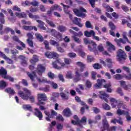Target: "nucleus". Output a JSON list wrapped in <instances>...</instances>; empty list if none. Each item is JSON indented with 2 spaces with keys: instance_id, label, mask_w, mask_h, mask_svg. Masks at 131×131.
<instances>
[{
  "instance_id": "f257e3e1",
  "label": "nucleus",
  "mask_w": 131,
  "mask_h": 131,
  "mask_svg": "<svg viewBox=\"0 0 131 131\" xmlns=\"http://www.w3.org/2000/svg\"><path fill=\"white\" fill-rule=\"evenodd\" d=\"M83 40L84 43H85V45H89L88 46V50H89L90 52H94L95 55H97L98 54V50L97 49V43L92 40L89 39L88 38H84Z\"/></svg>"
},
{
  "instance_id": "f03ea898",
  "label": "nucleus",
  "mask_w": 131,
  "mask_h": 131,
  "mask_svg": "<svg viewBox=\"0 0 131 131\" xmlns=\"http://www.w3.org/2000/svg\"><path fill=\"white\" fill-rule=\"evenodd\" d=\"M83 71V69H76L75 71V78H74V82H77L81 80L82 77H89V72L88 71L85 72L82 75H81V72Z\"/></svg>"
},
{
  "instance_id": "7ed1b4c3",
  "label": "nucleus",
  "mask_w": 131,
  "mask_h": 131,
  "mask_svg": "<svg viewBox=\"0 0 131 131\" xmlns=\"http://www.w3.org/2000/svg\"><path fill=\"white\" fill-rule=\"evenodd\" d=\"M23 90L25 94H26V95L22 91H19L18 92V94L19 97H21V99H23V100H25V101H27V100L29 99V96L31 95V91H30V90H28L27 88H24Z\"/></svg>"
},
{
  "instance_id": "20e7f679",
  "label": "nucleus",
  "mask_w": 131,
  "mask_h": 131,
  "mask_svg": "<svg viewBox=\"0 0 131 131\" xmlns=\"http://www.w3.org/2000/svg\"><path fill=\"white\" fill-rule=\"evenodd\" d=\"M103 128H101V131H105L107 129V131H115L116 130V126H114L109 128V124H108V121L107 119H104L102 121Z\"/></svg>"
},
{
  "instance_id": "39448f33",
  "label": "nucleus",
  "mask_w": 131,
  "mask_h": 131,
  "mask_svg": "<svg viewBox=\"0 0 131 131\" xmlns=\"http://www.w3.org/2000/svg\"><path fill=\"white\" fill-rule=\"evenodd\" d=\"M73 12L78 17H81V18H85L86 17V14L82 13V12L86 13V10L82 7H80L79 10L74 9H73Z\"/></svg>"
},
{
  "instance_id": "423d86ee",
  "label": "nucleus",
  "mask_w": 131,
  "mask_h": 131,
  "mask_svg": "<svg viewBox=\"0 0 131 131\" xmlns=\"http://www.w3.org/2000/svg\"><path fill=\"white\" fill-rule=\"evenodd\" d=\"M74 119H75V120H72V123L73 124L79 125V126H81V123L85 124V123L86 122V118L85 117H83L81 120H79L78 117L75 115L74 116Z\"/></svg>"
},
{
  "instance_id": "0eeeda50",
  "label": "nucleus",
  "mask_w": 131,
  "mask_h": 131,
  "mask_svg": "<svg viewBox=\"0 0 131 131\" xmlns=\"http://www.w3.org/2000/svg\"><path fill=\"white\" fill-rule=\"evenodd\" d=\"M117 57L118 61L120 63H123L126 58V54H125V52L123 50L120 49L118 52Z\"/></svg>"
},
{
  "instance_id": "6e6552de",
  "label": "nucleus",
  "mask_w": 131,
  "mask_h": 131,
  "mask_svg": "<svg viewBox=\"0 0 131 131\" xmlns=\"http://www.w3.org/2000/svg\"><path fill=\"white\" fill-rule=\"evenodd\" d=\"M52 65L55 69H61L62 67L65 66V63L62 62L60 59H57L56 61L52 63Z\"/></svg>"
},
{
  "instance_id": "1a4fd4ad",
  "label": "nucleus",
  "mask_w": 131,
  "mask_h": 131,
  "mask_svg": "<svg viewBox=\"0 0 131 131\" xmlns=\"http://www.w3.org/2000/svg\"><path fill=\"white\" fill-rule=\"evenodd\" d=\"M51 114H50V112L47 111H45V114L48 116L46 118V119L47 120V121H51V119L50 118H54L55 116H57V113L56 111H55V110H51Z\"/></svg>"
},
{
  "instance_id": "9d476101",
  "label": "nucleus",
  "mask_w": 131,
  "mask_h": 131,
  "mask_svg": "<svg viewBox=\"0 0 131 131\" xmlns=\"http://www.w3.org/2000/svg\"><path fill=\"white\" fill-rule=\"evenodd\" d=\"M38 102L37 105H45V101L47 100V96L45 94L38 95Z\"/></svg>"
},
{
  "instance_id": "9b49d317",
  "label": "nucleus",
  "mask_w": 131,
  "mask_h": 131,
  "mask_svg": "<svg viewBox=\"0 0 131 131\" xmlns=\"http://www.w3.org/2000/svg\"><path fill=\"white\" fill-rule=\"evenodd\" d=\"M1 12H0V22L1 23L0 24V30L3 29V24H5V15L4 14H7V11L3 9H1Z\"/></svg>"
},
{
  "instance_id": "f8f14e48",
  "label": "nucleus",
  "mask_w": 131,
  "mask_h": 131,
  "mask_svg": "<svg viewBox=\"0 0 131 131\" xmlns=\"http://www.w3.org/2000/svg\"><path fill=\"white\" fill-rule=\"evenodd\" d=\"M45 56L47 58H49V59H52V58H54V59H57V58H59L58 54L55 52H46Z\"/></svg>"
},
{
  "instance_id": "ddd939ff",
  "label": "nucleus",
  "mask_w": 131,
  "mask_h": 131,
  "mask_svg": "<svg viewBox=\"0 0 131 131\" xmlns=\"http://www.w3.org/2000/svg\"><path fill=\"white\" fill-rule=\"evenodd\" d=\"M51 32L53 36L56 37V38H57V39L59 41L62 40V35H61L60 33L56 31V30L52 29L51 30Z\"/></svg>"
},
{
  "instance_id": "4468645a",
  "label": "nucleus",
  "mask_w": 131,
  "mask_h": 131,
  "mask_svg": "<svg viewBox=\"0 0 131 131\" xmlns=\"http://www.w3.org/2000/svg\"><path fill=\"white\" fill-rule=\"evenodd\" d=\"M100 63L101 64H103L104 66L107 67L108 68H111L112 66V60L110 58H107L106 59L105 61H104V60H101Z\"/></svg>"
},
{
  "instance_id": "2eb2a0df",
  "label": "nucleus",
  "mask_w": 131,
  "mask_h": 131,
  "mask_svg": "<svg viewBox=\"0 0 131 131\" xmlns=\"http://www.w3.org/2000/svg\"><path fill=\"white\" fill-rule=\"evenodd\" d=\"M99 93V98H100V99H101L102 100H104L105 102L108 103V102H109V100H108L106 98H109V95L106 94L104 91H100Z\"/></svg>"
},
{
  "instance_id": "dca6fc26",
  "label": "nucleus",
  "mask_w": 131,
  "mask_h": 131,
  "mask_svg": "<svg viewBox=\"0 0 131 131\" xmlns=\"http://www.w3.org/2000/svg\"><path fill=\"white\" fill-rule=\"evenodd\" d=\"M45 71H46V68H45V67H43L41 64H38L37 70L36 71V72L38 74V75H42V73H43Z\"/></svg>"
},
{
  "instance_id": "f3484780",
  "label": "nucleus",
  "mask_w": 131,
  "mask_h": 131,
  "mask_svg": "<svg viewBox=\"0 0 131 131\" xmlns=\"http://www.w3.org/2000/svg\"><path fill=\"white\" fill-rule=\"evenodd\" d=\"M103 82H106V81L103 79L101 80H97V83L94 85V87L95 88V89H101L103 85Z\"/></svg>"
},
{
  "instance_id": "a211bd4d",
  "label": "nucleus",
  "mask_w": 131,
  "mask_h": 131,
  "mask_svg": "<svg viewBox=\"0 0 131 131\" xmlns=\"http://www.w3.org/2000/svg\"><path fill=\"white\" fill-rule=\"evenodd\" d=\"M34 115L38 117L39 120H41L42 119V113L38 108H35Z\"/></svg>"
},
{
  "instance_id": "6ab92c4d",
  "label": "nucleus",
  "mask_w": 131,
  "mask_h": 131,
  "mask_svg": "<svg viewBox=\"0 0 131 131\" xmlns=\"http://www.w3.org/2000/svg\"><path fill=\"white\" fill-rule=\"evenodd\" d=\"M73 22L74 23V24H76V25H77V26L79 27H82V26H83V25L80 23V22H81V19H80L79 18L75 17L74 20H73Z\"/></svg>"
},
{
  "instance_id": "aec40b11",
  "label": "nucleus",
  "mask_w": 131,
  "mask_h": 131,
  "mask_svg": "<svg viewBox=\"0 0 131 131\" xmlns=\"http://www.w3.org/2000/svg\"><path fill=\"white\" fill-rule=\"evenodd\" d=\"M0 56L1 57H2V58H4L5 60H6L9 64H13V60L9 58L8 56H6V54H4V53L1 51H0Z\"/></svg>"
},
{
  "instance_id": "412c9836",
  "label": "nucleus",
  "mask_w": 131,
  "mask_h": 131,
  "mask_svg": "<svg viewBox=\"0 0 131 131\" xmlns=\"http://www.w3.org/2000/svg\"><path fill=\"white\" fill-rule=\"evenodd\" d=\"M27 74L28 77H29L31 80H32V81H34V78L36 77V74H35V72H27Z\"/></svg>"
},
{
  "instance_id": "4be33fe9",
  "label": "nucleus",
  "mask_w": 131,
  "mask_h": 131,
  "mask_svg": "<svg viewBox=\"0 0 131 131\" xmlns=\"http://www.w3.org/2000/svg\"><path fill=\"white\" fill-rule=\"evenodd\" d=\"M84 34L85 36H86V37H91L92 35H95L96 33H95V31H94L93 30H91L90 32L88 31H85Z\"/></svg>"
},
{
  "instance_id": "5701e85b",
  "label": "nucleus",
  "mask_w": 131,
  "mask_h": 131,
  "mask_svg": "<svg viewBox=\"0 0 131 131\" xmlns=\"http://www.w3.org/2000/svg\"><path fill=\"white\" fill-rule=\"evenodd\" d=\"M7 70L4 68H1L0 69V74L2 75L3 78H7Z\"/></svg>"
},
{
  "instance_id": "b1692460",
  "label": "nucleus",
  "mask_w": 131,
  "mask_h": 131,
  "mask_svg": "<svg viewBox=\"0 0 131 131\" xmlns=\"http://www.w3.org/2000/svg\"><path fill=\"white\" fill-rule=\"evenodd\" d=\"M36 22L38 23V27H39L40 29H42V30H46V27H45V23H43V21L37 19Z\"/></svg>"
},
{
  "instance_id": "393cba45",
  "label": "nucleus",
  "mask_w": 131,
  "mask_h": 131,
  "mask_svg": "<svg viewBox=\"0 0 131 131\" xmlns=\"http://www.w3.org/2000/svg\"><path fill=\"white\" fill-rule=\"evenodd\" d=\"M114 41L116 42H117V45H118L119 46V47H120V43H121V42H122V43H126V41H126V39H124V40H123L121 38H119V39L116 38V39H115Z\"/></svg>"
},
{
  "instance_id": "a878e982",
  "label": "nucleus",
  "mask_w": 131,
  "mask_h": 131,
  "mask_svg": "<svg viewBox=\"0 0 131 131\" xmlns=\"http://www.w3.org/2000/svg\"><path fill=\"white\" fill-rule=\"evenodd\" d=\"M63 114L64 116H66L67 117H69V116H71V115H72V114H71V111L69 108L64 110Z\"/></svg>"
},
{
  "instance_id": "bb28decb",
  "label": "nucleus",
  "mask_w": 131,
  "mask_h": 131,
  "mask_svg": "<svg viewBox=\"0 0 131 131\" xmlns=\"http://www.w3.org/2000/svg\"><path fill=\"white\" fill-rule=\"evenodd\" d=\"M69 92L64 93V92L60 93V95L63 100H68L69 98Z\"/></svg>"
},
{
  "instance_id": "cd10ccee",
  "label": "nucleus",
  "mask_w": 131,
  "mask_h": 131,
  "mask_svg": "<svg viewBox=\"0 0 131 131\" xmlns=\"http://www.w3.org/2000/svg\"><path fill=\"white\" fill-rule=\"evenodd\" d=\"M15 15L16 17H18V18H26V17H27V15L25 12H16L15 13Z\"/></svg>"
},
{
  "instance_id": "c85d7f7f",
  "label": "nucleus",
  "mask_w": 131,
  "mask_h": 131,
  "mask_svg": "<svg viewBox=\"0 0 131 131\" xmlns=\"http://www.w3.org/2000/svg\"><path fill=\"white\" fill-rule=\"evenodd\" d=\"M37 81H38L40 83H49L50 81H48V79H47V78L42 77V78H37Z\"/></svg>"
},
{
  "instance_id": "c756f323",
  "label": "nucleus",
  "mask_w": 131,
  "mask_h": 131,
  "mask_svg": "<svg viewBox=\"0 0 131 131\" xmlns=\"http://www.w3.org/2000/svg\"><path fill=\"white\" fill-rule=\"evenodd\" d=\"M117 114L119 115V116H120L121 115H125V114H128V113L127 112L118 108L117 110Z\"/></svg>"
},
{
  "instance_id": "7c9ffc66",
  "label": "nucleus",
  "mask_w": 131,
  "mask_h": 131,
  "mask_svg": "<svg viewBox=\"0 0 131 131\" xmlns=\"http://www.w3.org/2000/svg\"><path fill=\"white\" fill-rule=\"evenodd\" d=\"M30 62L31 63V64H35V63L38 62V56L33 55V58L30 59Z\"/></svg>"
},
{
  "instance_id": "2f4dec72",
  "label": "nucleus",
  "mask_w": 131,
  "mask_h": 131,
  "mask_svg": "<svg viewBox=\"0 0 131 131\" xmlns=\"http://www.w3.org/2000/svg\"><path fill=\"white\" fill-rule=\"evenodd\" d=\"M106 46L109 47L108 51H115V47L109 41H106Z\"/></svg>"
},
{
  "instance_id": "473e14b6",
  "label": "nucleus",
  "mask_w": 131,
  "mask_h": 131,
  "mask_svg": "<svg viewBox=\"0 0 131 131\" xmlns=\"http://www.w3.org/2000/svg\"><path fill=\"white\" fill-rule=\"evenodd\" d=\"M61 6H63L64 9L63 11L66 14H69L70 13V10H69V6H65L63 3H61Z\"/></svg>"
},
{
  "instance_id": "72a5a7b5",
  "label": "nucleus",
  "mask_w": 131,
  "mask_h": 131,
  "mask_svg": "<svg viewBox=\"0 0 131 131\" xmlns=\"http://www.w3.org/2000/svg\"><path fill=\"white\" fill-rule=\"evenodd\" d=\"M105 89H107L106 91L107 93H112V89H111V83H108L103 85Z\"/></svg>"
},
{
  "instance_id": "f704fd0d",
  "label": "nucleus",
  "mask_w": 131,
  "mask_h": 131,
  "mask_svg": "<svg viewBox=\"0 0 131 131\" xmlns=\"http://www.w3.org/2000/svg\"><path fill=\"white\" fill-rule=\"evenodd\" d=\"M23 109L25 110H28L29 111H32V107L29 104H24L23 106Z\"/></svg>"
},
{
  "instance_id": "c9c22d12",
  "label": "nucleus",
  "mask_w": 131,
  "mask_h": 131,
  "mask_svg": "<svg viewBox=\"0 0 131 131\" xmlns=\"http://www.w3.org/2000/svg\"><path fill=\"white\" fill-rule=\"evenodd\" d=\"M110 101L112 103V108H115V107H116V105H117V101H116V100L114 98H111Z\"/></svg>"
},
{
  "instance_id": "e433bc0d",
  "label": "nucleus",
  "mask_w": 131,
  "mask_h": 131,
  "mask_svg": "<svg viewBox=\"0 0 131 131\" xmlns=\"http://www.w3.org/2000/svg\"><path fill=\"white\" fill-rule=\"evenodd\" d=\"M121 86H122L124 90H128V89H130V86H127L125 85V81H120Z\"/></svg>"
},
{
  "instance_id": "4c0bfd02",
  "label": "nucleus",
  "mask_w": 131,
  "mask_h": 131,
  "mask_svg": "<svg viewBox=\"0 0 131 131\" xmlns=\"http://www.w3.org/2000/svg\"><path fill=\"white\" fill-rule=\"evenodd\" d=\"M8 85V83L6 82H5V81H0V90L1 89H5L6 86Z\"/></svg>"
},
{
  "instance_id": "58836bf2",
  "label": "nucleus",
  "mask_w": 131,
  "mask_h": 131,
  "mask_svg": "<svg viewBox=\"0 0 131 131\" xmlns=\"http://www.w3.org/2000/svg\"><path fill=\"white\" fill-rule=\"evenodd\" d=\"M123 77H125V76H123L122 75L120 74H116L114 76V78L117 80H120V79H122Z\"/></svg>"
},
{
  "instance_id": "ea45409f",
  "label": "nucleus",
  "mask_w": 131,
  "mask_h": 131,
  "mask_svg": "<svg viewBox=\"0 0 131 131\" xmlns=\"http://www.w3.org/2000/svg\"><path fill=\"white\" fill-rule=\"evenodd\" d=\"M51 11H55L56 10H59V11H62V9L60 8V6L57 5H55L53 6H52L51 8Z\"/></svg>"
},
{
  "instance_id": "a19ab883",
  "label": "nucleus",
  "mask_w": 131,
  "mask_h": 131,
  "mask_svg": "<svg viewBox=\"0 0 131 131\" xmlns=\"http://www.w3.org/2000/svg\"><path fill=\"white\" fill-rule=\"evenodd\" d=\"M11 53L13 55V58H14L15 60H17V57H16V55H17V54L19 53L18 51L17 50H11Z\"/></svg>"
},
{
  "instance_id": "79ce46f5",
  "label": "nucleus",
  "mask_w": 131,
  "mask_h": 131,
  "mask_svg": "<svg viewBox=\"0 0 131 131\" xmlns=\"http://www.w3.org/2000/svg\"><path fill=\"white\" fill-rule=\"evenodd\" d=\"M5 92L8 94H10V95H14L15 94V91L11 88H8L6 89Z\"/></svg>"
},
{
  "instance_id": "37998d69",
  "label": "nucleus",
  "mask_w": 131,
  "mask_h": 131,
  "mask_svg": "<svg viewBox=\"0 0 131 131\" xmlns=\"http://www.w3.org/2000/svg\"><path fill=\"white\" fill-rule=\"evenodd\" d=\"M93 61H95V58L92 55H88L87 62H88V63H91V62H93Z\"/></svg>"
},
{
  "instance_id": "c03bdc74",
  "label": "nucleus",
  "mask_w": 131,
  "mask_h": 131,
  "mask_svg": "<svg viewBox=\"0 0 131 131\" xmlns=\"http://www.w3.org/2000/svg\"><path fill=\"white\" fill-rule=\"evenodd\" d=\"M35 36L39 41H43V37L40 35V34L36 33Z\"/></svg>"
},
{
  "instance_id": "a18cd8bd",
  "label": "nucleus",
  "mask_w": 131,
  "mask_h": 131,
  "mask_svg": "<svg viewBox=\"0 0 131 131\" xmlns=\"http://www.w3.org/2000/svg\"><path fill=\"white\" fill-rule=\"evenodd\" d=\"M50 45H52V46H55V47L59 46V43H58V42H57L54 40H50Z\"/></svg>"
},
{
  "instance_id": "49530a36",
  "label": "nucleus",
  "mask_w": 131,
  "mask_h": 131,
  "mask_svg": "<svg viewBox=\"0 0 131 131\" xmlns=\"http://www.w3.org/2000/svg\"><path fill=\"white\" fill-rule=\"evenodd\" d=\"M85 27L86 28H93V26H92V23L91 21L87 20L85 23Z\"/></svg>"
},
{
  "instance_id": "de8ad7c7",
  "label": "nucleus",
  "mask_w": 131,
  "mask_h": 131,
  "mask_svg": "<svg viewBox=\"0 0 131 131\" xmlns=\"http://www.w3.org/2000/svg\"><path fill=\"white\" fill-rule=\"evenodd\" d=\"M68 57L70 58H71L72 59H73L74 58H76V54L73 52H70L68 54Z\"/></svg>"
},
{
  "instance_id": "09e8293b",
  "label": "nucleus",
  "mask_w": 131,
  "mask_h": 131,
  "mask_svg": "<svg viewBox=\"0 0 131 131\" xmlns=\"http://www.w3.org/2000/svg\"><path fill=\"white\" fill-rule=\"evenodd\" d=\"M93 67L94 69H101L102 66L99 63H95L93 65Z\"/></svg>"
},
{
  "instance_id": "8fccbe9b",
  "label": "nucleus",
  "mask_w": 131,
  "mask_h": 131,
  "mask_svg": "<svg viewBox=\"0 0 131 131\" xmlns=\"http://www.w3.org/2000/svg\"><path fill=\"white\" fill-rule=\"evenodd\" d=\"M77 52H78L79 56L82 57V58H84V57H85V53H84V52L82 51L81 50H79L77 51Z\"/></svg>"
},
{
  "instance_id": "3c124183",
  "label": "nucleus",
  "mask_w": 131,
  "mask_h": 131,
  "mask_svg": "<svg viewBox=\"0 0 131 131\" xmlns=\"http://www.w3.org/2000/svg\"><path fill=\"white\" fill-rule=\"evenodd\" d=\"M46 22L48 25L51 26V27H56V25H55L54 22L49 20H46Z\"/></svg>"
},
{
  "instance_id": "603ef678",
  "label": "nucleus",
  "mask_w": 131,
  "mask_h": 131,
  "mask_svg": "<svg viewBox=\"0 0 131 131\" xmlns=\"http://www.w3.org/2000/svg\"><path fill=\"white\" fill-rule=\"evenodd\" d=\"M72 38H73L74 41H75V42H77V43H80L81 42V40L80 39H79L78 37L75 36H72Z\"/></svg>"
},
{
  "instance_id": "864d4df0",
  "label": "nucleus",
  "mask_w": 131,
  "mask_h": 131,
  "mask_svg": "<svg viewBox=\"0 0 131 131\" xmlns=\"http://www.w3.org/2000/svg\"><path fill=\"white\" fill-rule=\"evenodd\" d=\"M23 28L25 30H33V27H32V26H23Z\"/></svg>"
},
{
  "instance_id": "5fc2aeb1",
  "label": "nucleus",
  "mask_w": 131,
  "mask_h": 131,
  "mask_svg": "<svg viewBox=\"0 0 131 131\" xmlns=\"http://www.w3.org/2000/svg\"><path fill=\"white\" fill-rule=\"evenodd\" d=\"M102 107L105 110H110V106L106 103H103Z\"/></svg>"
},
{
  "instance_id": "6e6d98bb",
  "label": "nucleus",
  "mask_w": 131,
  "mask_h": 131,
  "mask_svg": "<svg viewBox=\"0 0 131 131\" xmlns=\"http://www.w3.org/2000/svg\"><path fill=\"white\" fill-rule=\"evenodd\" d=\"M58 30H59V31H60L61 32H63L64 31H66V27L63 26H60L58 27Z\"/></svg>"
},
{
  "instance_id": "4d7b16f0",
  "label": "nucleus",
  "mask_w": 131,
  "mask_h": 131,
  "mask_svg": "<svg viewBox=\"0 0 131 131\" xmlns=\"http://www.w3.org/2000/svg\"><path fill=\"white\" fill-rule=\"evenodd\" d=\"M118 109H120V108H122V109H126V105L122 103H120L118 105Z\"/></svg>"
},
{
  "instance_id": "13d9d810",
  "label": "nucleus",
  "mask_w": 131,
  "mask_h": 131,
  "mask_svg": "<svg viewBox=\"0 0 131 131\" xmlns=\"http://www.w3.org/2000/svg\"><path fill=\"white\" fill-rule=\"evenodd\" d=\"M48 83L51 84V85L53 87V89H57V88H58V84H57V83H54L53 82H51L49 81Z\"/></svg>"
},
{
  "instance_id": "bf43d9fd",
  "label": "nucleus",
  "mask_w": 131,
  "mask_h": 131,
  "mask_svg": "<svg viewBox=\"0 0 131 131\" xmlns=\"http://www.w3.org/2000/svg\"><path fill=\"white\" fill-rule=\"evenodd\" d=\"M85 85L86 88H90L92 87V82L90 80H87L86 81Z\"/></svg>"
},
{
  "instance_id": "052dcab7",
  "label": "nucleus",
  "mask_w": 131,
  "mask_h": 131,
  "mask_svg": "<svg viewBox=\"0 0 131 131\" xmlns=\"http://www.w3.org/2000/svg\"><path fill=\"white\" fill-rule=\"evenodd\" d=\"M44 45H45V48L47 49V50H51V48H50L49 45V42L47 40L44 41L43 42Z\"/></svg>"
},
{
  "instance_id": "680f3d73",
  "label": "nucleus",
  "mask_w": 131,
  "mask_h": 131,
  "mask_svg": "<svg viewBox=\"0 0 131 131\" xmlns=\"http://www.w3.org/2000/svg\"><path fill=\"white\" fill-rule=\"evenodd\" d=\"M57 120H59V121H64V118L61 115H59L56 117Z\"/></svg>"
},
{
  "instance_id": "e2e57ef3",
  "label": "nucleus",
  "mask_w": 131,
  "mask_h": 131,
  "mask_svg": "<svg viewBox=\"0 0 131 131\" xmlns=\"http://www.w3.org/2000/svg\"><path fill=\"white\" fill-rule=\"evenodd\" d=\"M97 49L99 52H103L104 51V47H103V45L102 44H100L98 46Z\"/></svg>"
},
{
  "instance_id": "0e129e2a",
  "label": "nucleus",
  "mask_w": 131,
  "mask_h": 131,
  "mask_svg": "<svg viewBox=\"0 0 131 131\" xmlns=\"http://www.w3.org/2000/svg\"><path fill=\"white\" fill-rule=\"evenodd\" d=\"M109 26L111 29V30H115V26L114 25V24H113L112 22L109 23Z\"/></svg>"
},
{
  "instance_id": "69168bd1",
  "label": "nucleus",
  "mask_w": 131,
  "mask_h": 131,
  "mask_svg": "<svg viewBox=\"0 0 131 131\" xmlns=\"http://www.w3.org/2000/svg\"><path fill=\"white\" fill-rule=\"evenodd\" d=\"M66 77L70 79L72 78V77H73V76L72 75V73H71V72H68L66 74Z\"/></svg>"
},
{
  "instance_id": "338daca9",
  "label": "nucleus",
  "mask_w": 131,
  "mask_h": 131,
  "mask_svg": "<svg viewBox=\"0 0 131 131\" xmlns=\"http://www.w3.org/2000/svg\"><path fill=\"white\" fill-rule=\"evenodd\" d=\"M63 127H64V125L63 124L59 123L57 124V129H63Z\"/></svg>"
},
{
  "instance_id": "774afa93",
  "label": "nucleus",
  "mask_w": 131,
  "mask_h": 131,
  "mask_svg": "<svg viewBox=\"0 0 131 131\" xmlns=\"http://www.w3.org/2000/svg\"><path fill=\"white\" fill-rule=\"evenodd\" d=\"M12 10L13 11H15L17 12H20L21 11V9H20V8H19L18 6H13Z\"/></svg>"
}]
</instances>
